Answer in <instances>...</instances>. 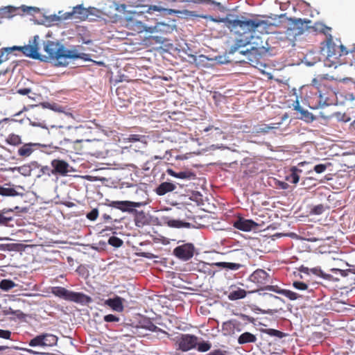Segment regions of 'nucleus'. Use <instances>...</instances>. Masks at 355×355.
Listing matches in <instances>:
<instances>
[{
  "label": "nucleus",
  "instance_id": "obj_1",
  "mask_svg": "<svg viewBox=\"0 0 355 355\" xmlns=\"http://www.w3.org/2000/svg\"><path fill=\"white\" fill-rule=\"evenodd\" d=\"M232 30L238 33L234 44L230 49V53H234L241 47H244L250 43L252 32L257 31L261 33H269L268 29L272 24L266 21L259 19H234L230 21Z\"/></svg>",
  "mask_w": 355,
  "mask_h": 355
},
{
  "label": "nucleus",
  "instance_id": "obj_2",
  "mask_svg": "<svg viewBox=\"0 0 355 355\" xmlns=\"http://www.w3.org/2000/svg\"><path fill=\"white\" fill-rule=\"evenodd\" d=\"M38 40L39 36L35 35L33 40H29L28 45L2 48L0 49V64L6 61L8 59L9 54L12 53L15 50L20 51L24 55L31 58L40 59Z\"/></svg>",
  "mask_w": 355,
  "mask_h": 355
},
{
  "label": "nucleus",
  "instance_id": "obj_3",
  "mask_svg": "<svg viewBox=\"0 0 355 355\" xmlns=\"http://www.w3.org/2000/svg\"><path fill=\"white\" fill-rule=\"evenodd\" d=\"M44 49L50 58L58 60L60 64H62L61 60L83 58L76 50L66 49L62 46H60L58 43L50 40L46 42Z\"/></svg>",
  "mask_w": 355,
  "mask_h": 355
},
{
  "label": "nucleus",
  "instance_id": "obj_4",
  "mask_svg": "<svg viewBox=\"0 0 355 355\" xmlns=\"http://www.w3.org/2000/svg\"><path fill=\"white\" fill-rule=\"evenodd\" d=\"M326 58L324 64L328 67L336 68L340 64V57L348 54L346 48L342 44H336L331 38L327 41Z\"/></svg>",
  "mask_w": 355,
  "mask_h": 355
},
{
  "label": "nucleus",
  "instance_id": "obj_5",
  "mask_svg": "<svg viewBox=\"0 0 355 355\" xmlns=\"http://www.w3.org/2000/svg\"><path fill=\"white\" fill-rule=\"evenodd\" d=\"M51 293L61 299L80 304H87L92 301L90 297L82 293H76L61 286L52 288Z\"/></svg>",
  "mask_w": 355,
  "mask_h": 355
},
{
  "label": "nucleus",
  "instance_id": "obj_6",
  "mask_svg": "<svg viewBox=\"0 0 355 355\" xmlns=\"http://www.w3.org/2000/svg\"><path fill=\"white\" fill-rule=\"evenodd\" d=\"M332 94V92L327 87H321L320 90L318 92H313V94L309 96V103L311 107L318 109L331 105L332 103L329 96Z\"/></svg>",
  "mask_w": 355,
  "mask_h": 355
},
{
  "label": "nucleus",
  "instance_id": "obj_7",
  "mask_svg": "<svg viewBox=\"0 0 355 355\" xmlns=\"http://www.w3.org/2000/svg\"><path fill=\"white\" fill-rule=\"evenodd\" d=\"M175 343L178 349L182 352H187L195 348L198 344V338L194 335L181 334L175 338Z\"/></svg>",
  "mask_w": 355,
  "mask_h": 355
},
{
  "label": "nucleus",
  "instance_id": "obj_8",
  "mask_svg": "<svg viewBox=\"0 0 355 355\" xmlns=\"http://www.w3.org/2000/svg\"><path fill=\"white\" fill-rule=\"evenodd\" d=\"M55 131L58 134H61L63 135V139L64 141L71 142V143H81L83 141V139H78L76 137V135L78 132L77 127H71V126H59L55 128Z\"/></svg>",
  "mask_w": 355,
  "mask_h": 355
},
{
  "label": "nucleus",
  "instance_id": "obj_9",
  "mask_svg": "<svg viewBox=\"0 0 355 355\" xmlns=\"http://www.w3.org/2000/svg\"><path fill=\"white\" fill-rule=\"evenodd\" d=\"M91 10L92 8H85L82 5H78L73 7L72 11L65 12L64 19H79L83 21L86 19L88 16L92 14Z\"/></svg>",
  "mask_w": 355,
  "mask_h": 355
},
{
  "label": "nucleus",
  "instance_id": "obj_10",
  "mask_svg": "<svg viewBox=\"0 0 355 355\" xmlns=\"http://www.w3.org/2000/svg\"><path fill=\"white\" fill-rule=\"evenodd\" d=\"M194 246L191 243H185L176 247L173 250V254L178 259L187 261L193 257Z\"/></svg>",
  "mask_w": 355,
  "mask_h": 355
},
{
  "label": "nucleus",
  "instance_id": "obj_11",
  "mask_svg": "<svg viewBox=\"0 0 355 355\" xmlns=\"http://www.w3.org/2000/svg\"><path fill=\"white\" fill-rule=\"evenodd\" d=\"M250 280L254 283L259 289L263 290L270 282V276L265 270L257 269L250 276Z\"/></svg>",
  "mask_w": 355,
  "mask_h": 355
},
{
  "label": "nucleus",
  "instance_id": "obj_12",
  "mask_svg": "<svg viewBox=\"0 0 355 355\" xmlns=\"http://www.w3.org/2000/svg\"><path fill=\"white\" fill-rule=\"evenodd\" d=\"M14 211L26 213L27 208L18 206L13 208H3L0 212V225L8 226L9 223L13 220V216H10L9 214Z\"/></svg>",
  "mask_w": 355,
  "mask_h": 355
},
{
  "label": "nucleus",
  "instance_id": "obj_13",
  "mask_svg": "<svg viewBox=\"0 0 355 355\" xmlns=\"http://www.w3.org/2000/svg\"><path fill=\"white\" fill-rule=\"evenodd\" d=\"M51 173L53 175H66L69 172V164L64 160L55 159L51 161Z\"/></svg>",
  "mask_w": 355,
  "mask_h": 355
},
{
  "label": "nucleus",
  "instance_id": "obj_14",
  "mask_svg": "<svg viewBox=\"0 0 355 355\" xmlns=\"http://www.w3.org/2000/svg\"><path fill=\"white\" fill-rule=\"evenodd\" d=\"M116 94L119 100L123 103V106H127L133 99L130 89L125 85L119 86L116 89Z\"/></svg>",
  "mask_w": 355,
  "mask_h": 355
},
{
  "label": "nucleus",
  "instance_id": "obj_15",
  "mask_svg": "<svg viewBox=\"0 0 355 355\" xmlns=\"http://www.w3.org/2000/svg\"><path fill=\"white\" fill-rule=\"evenodd\" d=\"M241 331V323L236 320H230L222 324V331L225 336H231Z\"/></svg>",
  "mask_w": 355,
  "mask_h": 355
},
{
  "label": "nucleus",
  "instance_id": "obj_16",
  "mask_svg": "<svg viewBox=\"0 0 355 355\" xmlns=\"http://www.w3.org/2000/svg\"><path fill=\"white\" fill-rule=\"evenodd\" d=\"M234 227L239 230L249 232L257 226V223L250 219L239 217L234 222Z\"/></svg>",
  "mask_w": 355,
  "mask_h": 355
},
{
  "label": "nucleus",
  "instance_id": "obj_17",
  "mask_svg": "<svg viewBox=\"0 0 355 355\" xmlns=\"http://www.w3.org/2000/svg\"><path fill=\"white\" fill-rule=\"evenodd\" d=\"M139 202H135L131 201H112L110 206L118 209L122 211H129L133 208L140 207Z\"/></svg>",
  "mask_w": 355,
  "mask_h": 355
},
{
  "label": "nucleus",
  "instance_id": "obj_18",
  "mask_svg": "<svg viewBox=\"0 0 355 355\" xmlns=\"http://www.w3.org/2000/svg\"><path fill=\"white\" fill-rule=\"evenodd\" d=\"M19 8L8 6L0 8V21L10 19L19 14Z\"/></svg>",
  "mask_w": 355,
  "mask_h": 355
},
{
  "label": "nucleus",
  "instance_id": "obj_19",
  "mask_svg": "<svg viewBox=\"0 0 355 355\" xmlns=\"http://www.w3.org/2000/svg\"><path fill=\"white\" fill-rule=\"evenodd\" d=\"M123 299L119 296L105 300V304L111 307L113 310L121 312L123 310Z\"/></svg>",
  "mask_w": 355,
  "mask_h": 355
},
{
  "label": "nucleus",
  "instance_id": "obj_20",
  "mask_svg": "<svg viewBox=\"0 0 355 355\" xmlns=\"http://www.w3.org/2000/svg\"><path fill=\"white\" fill-rule=\"evenodd\" d=\"M37 146H38L37 144H33V143L25 144L18 149L17 153L19 156L23 157H29L33 153V152L35 150V148Z\"/></svg>",
  "mask_w": 355,
  "mask_h": 355
},
{
  "label": "nucleus",
  "instance_id": "obj_21",
  "mask_svg": "<svg viewBox=\"0 0 355 355\" xmlns=\"http://www.w3.org/2000/svg\"><path fill=\"white\" fill-rule=\"evenodd\" d=\"M166 172L168 175L180 179L194 180L196 176L193 172L189 171L177 173L175 172L173 169L168 168L167 169Z\"/></svg>",
  "mask_w": 355,
  "mask_h": 355
},
{
  "label": "nucleus",
  "instance_id": "obj_22",
  "mask_svg": "<svg viewBox=\"0 0 355 355\" xmlns=\"http://www.w3.org/2000/svg\"><path fill=\"white\" fill-rule=\"evenodd\" d=\"M176 189L175 184L171 182H164L161 183L155 189L158 196H164L166 193L173 191Z\"/></svg>",
  "mask_w": 355,
  "mask_h": 355
},
{
  "label": "nucleus",
  "instance_id": "obj_23",
  "mask_svg": "<svg viewBox=\"0 0 355 355\" xmlns=\"http://www.w3.org/2000/svg\"><path fill=\"white\" fill-rule=\"evenodd\" d=\"M257 337L254 334L246 331L239 336L238 338V343L240 345L254 343L257 341Z\"/></svg>",
  "mask_w": 355,
  "mask_h": 355
},
{
  "label": "nucleus",
  "instance_id": "obj_24",
  "mask_svg": "<svg viewBox=\"0 0 355 355\" xmlns=\"http://www.w3.org/2000/svg\"><path fill=\"white\" fill-rule=\"evenodd\" d=\"M291 173L286 177V180L293 183L297 184L300 180V174L302 171L297 166H292L291 168Z\"/></svg>",
  "mask_w": 355,
  "mask_h": 355
},
{
  "label": "nucleus",
  "instance_id": "obj_25",
  "mask_svg": "<svg viewBox=\"0 0 355 355\" xmlns=\"http://www.w3.org/2000/svg\"><path fill=\"white\" fill-rule=\"evenodd\" d=\"M247 292L241 288H236L235 289H232L229 295L228 299L230 300H237L240 299H243L246 296Z\"/></svg>",
  "mask_w": 355,
  "mask_h": 355
},
{
  "label": "nucleus",
  "instance_id": "obj_26",
  "mask_svg": "<svg viewBox=\"0 0 355 355\" xmlns=\"http://www.w3.org/2000/svg\"><path fill=\"white\" fill-rule=\"evenodd\" d=\"M300 271L302 272H304V273H306V274H309V269L306 267H304V266H302L301 268H300ZM310 271L314 274V275H316L318 276H320V277H322L326 279H329L330 278V275H327V274H324L322 270H321L320 268L319 267H315V268H311L310 269Z\"/></svg>",
  "mask_w": 355,
  "mask_h": 355
},
{
  "label": "nucleus",
  "instance_id": "obj_27",
  "mask_svg": "<svg viewBox=\"0 0 355 355\" xmlns=\"http://www.w3.org/2000/svg\"><path fill=\"white\" fill-rule=\"evenodd\" d=\"M44 347H52L57 344L58 337L51 334H42Z\"/></svg>",
  "mask_w": 355,
  "mask_h": 355
},
{
  "label": "nucleus",
  "instance_id": "obj_28",
  "mask_svg": "<svg viewBox=\"0 0 355 355\" xmlns=\"http://www.w3.org/2000/svg\"><path fill=\"white\" fill-rule=\"evenodd\" d=\"M277 128L274 125H268V124H261L259 125H256L254 128V132L255 134H263L266 135L271 130Z\"/></svg>",
  "mask_w": 355,
  "mask_h": 355
},
{
  "label": "nucleus",
  "instance_id": "obj_29",
  "mask_svg": "<svg viewBox=\"0 0 355 355\" xmlns=\"http://www.w3.org/2000/svg\"><path fill=\"white\" fill-rule=\"evenodd\" d=\"M0 195L3 196H16L18 195V192L15 188L6 184L5 186H1Z\"/></svg>",
  "mask_w": 355,
  "mask_h": 355
},
{
  "label": "nucleus",
  "instance_id": "obj_30",
  "mask_svg": "<svg viewBox=\"0 0 355 355\" xmlns=\"http://www.w3.org/2000/svg\"><path fill=\"white\" fill-rule=\"evenodd\" d=\"M166 224L168 227H175V228H181V227H190V223L187 222H184L180 220H168L166 222Z\"/></svg>",
  "mask_w": 355,
  "mask_h": 355
},
{
  "label": "nucleus",
  "instance_id": "obj_31",
  "mask_svg": "<svg viewBox=\"0 0 355 355\" xmlns=\"http://www.w3.org/2000/svg\"><path fill=\"white\" fill-rule=\"evenodd\" d=\"M214 264L216 266L221 267V268H226L227 270H237L241 267V265L240 263H230V262H217V263H215Z\"/></svg>",
  "mask_w": 355,
  "mask_h": 355
},
{
  "label": "nucleus",
  "instance_id": "obj_32",
  "mask_svg": "<svg viewBox=\"0 0 355 355\" xmlns=\"http://www.w3.org/2000/svg\"><path fill=\"white\" fill-rule=\"evenodd\" d=\"M6 141L7 144L11 146H18L22 143L21 137L15 134L9 135Z\"/></svg>",
  "mask_w": 355,
  "mask_h": 355
},
{
  "label": "nucleus",
  "instance_id": "obj_33",
  "mask_svg": "<svg viewBox=\"0 0 355 355\" xmlns=\"http://www.w3.org/2000/svg\"><path fill=\"white\" fill-rule=\"evenodd\" d=\"M15 286V284L10 279H4L0 282V288L8 291Z\"/></svg>",
  "mask_w": 355,
  "mask_h": 355
},
{
  "label": "nucleus",
  "instance_id": "obj_34",
  "mask_svg": "<svg viewBox=\"0 0 355 355\" xmlns=\"http://www.w3.org/2000/svg\"><path fill=\"white\" fill-rule=\"evenodd\" d=\"M311 93L313 94V92H318L320 90L321 87H327L324 84L321 83V80L318 78H313L311 81Z\"/></svg>",
  "mask_w": 355,
  "mask_h": 355
},
{
  "label": "nucleus",
  "instance_id": "obj_35",
  "mask_svg": "<svg viewBox=\"0 0 355 355\" xmlns=\"http://www.w3.org/2000/svg\"><path fill=\"white\" fill-rule=\"evenodd\" d=\"M300 113L301 114L300 119L306 122H311L315 119L312 113L309 112L308 110H304L303 108L300 111Z\"/></svg>",
  "mask_w": 355,
  "mask_h": 355
},
{
  "label": "nucleus",
  "instance_id": "obj_36",
  "mask_svg": "<svg viewBox=\"0 0 355 355\" xmlns=\"http://www.w3.org/2000/svg\"><path fill=\"white\" fill-rule=\"evenodd\" d=\"M28 344L31 347H37V346L44 347V341H43V338H42V334L38 335V336H35V338H33V339H31L29 341Z\"/></svg>",
  "mask_w": 355,
  "mask_h": 355
},
{
  "label": "nucleus",
  "instance_id": "obj_37",
  "mask_svg": "<svg viewBox=\"0 0 355 355\" xmlns=\"http://www.w3.org/2000/svg\"><path fill=\"white\" fill-rule=\"evenodd\" d=\"M281 295H284L285 297H286L287 298H288L291 300H295L301 297L297 293H295L292 291L286 290V289L282 290V291L281 292Z\"/></svg>",
  "mask_w": 355,
  "mask_h": 355
},
{
  "label": "nucleus",
  "instance_id": "obj_38",
  "mask_svg": "<svg viewBox=\"0 0 355 355\" xmlns=\"http://www.w3.org/2000/svg\"><path fill=\"white\" fill-rule=\"evenodd\" d=\"M264 332L269 336H275L279 338H282L286 336V334L282 331L274 329H267Z\"/></svg>",
  "mask_w": 355,
  "mask_h": 355
},
{
  "label": "nucleus",
  "instance_id": "obj_39",
  "mask_svg": "<svg viewBox=\"0 0 355 355\" xmlns=\"http://www.w3.org/2000/svg\"><path fill=\"white\" fill-rule=\"evenodd\" d=\"M108 243L114 247L119 248L123 245V241L116 236H111L108 240Z\"/></svg>",
  "mask_w": 355,
  "mask_h": 355
},
{
  "label": "nucleus",
  "instance_id": "obj_40",
  "mask_svg": "<svg viewBox=\"0 0 355 355\" xmlns=\"http://www.w3.org/2000/svg\"><path fill=\"white\" fill-rule=\"evenodd\" d=\"M196 346H198V350L202 352H207L211 347V345L209 342H202L198 343Z\"/></svg>",
  "mask_w": 355,
  "mask_h": 355
},
{
  "label": "nucleus",
  "instance_id": "obj_41",
  "mask_svg": "<svg viewBox=\"0 0 355 355\" xmlns=\"http://www.w3.org/2000/svg\"><path fill=\"white\" fill-rule=\"evenodd\" d=\"M182 1H187V2H193L195 3H207L209 5H216L219 6L220 5V3H217L214 0H183Z\"/></svg>",
  "mask_w": 355,
  "mask_h": 355
},
{
  "label": "nucleus",
  "instance_id": "obj_42",
  "mask_svg": "<svg viewBox=\"0 0 355 355\" xmlns=\"http://www.w3.org/2000/svg\"><path fill=\"white\" fill-rule=\"evenodd\" d=\"M98 216V210L96 208L93 209L90 212L87 213L86 217L89 220H95Z\"/></svg>",
  "mask_w": 355,
  "mask_h": 355
},
{
  "label": "nucleus",
  "instance_id": "obj_43",
  "mask_svg": "<svg viewBox=\"0 0 355 355\" xmlns=\"http://www.w3.org/2000/svg\"><path fill=\"white\" fill-rule=\"evenodd\" d=\"M293 286L296 289L300 291H305L308 289V285L302 282H294Z\"/></svg>",
  "mask_w": 355,
  "mask_h": 355
},
{
  "label": "nucleus",
  "instance_id": "obj_44",
  "mask_svg": "<svg viewBox=\"0 0 355 355\" xmlns=\"http://www.w3.org/2000/svg\"><path fill=\"white\" fill-rule=\"evenodd\" d=\"M119 320V317L113 314H108L104 316V320L107 322H117Z\"/></svg>",
  "mask_w": 355,
  "mask_h": 355
},
{
  "label": "nucleus",
  "instance_id": "obj_45",
  "mask_svg": "<svg viewBox=\"0 0 355 355\" xmlns=\"http://www.w3.org/2000/svg\"><path fill=\"white\" fill-rule=\"evenodd\" d=\"M324 210V206L322 205H318L315 206L311 209V212L314 214L319 215V214H322Z\"/></svg>",
  "mask_w": 355,
  "mask_h": 355
},
{
  "label": "nucleus",
  "instance_id": "obj_46",
  "mask_svg": "<svg viewBox=\"0 0 355 355\" xmlns=\"http://www.w3.org/2000/svg\"><path fill=\"white\" fill-rule=\"evenodd\" d=\"M327 169V165L323 164H317L314 166V171L317 173H322Z\"/></svg>",
  "mask_w": 355,
  "mask_h": 355
},
{
  "label": "nucleus",
  "instance_id": "obj_47",
  "mask_svg": "<svg viewBox=\"0 0 355 355\" xmlns=\"http://www.w3.org/2000/svg\"><path fill=\"white\" fill-rule=\"evenodd\" d=\"M264 289L268 290V291H273V292L277 293L278 294H281V292L283 290V289L280 288L277 286H266Z\"/></svg>",
  "mask_w": 355,
  "mask_h": 355
},
{
  "label": "nucleus",
  "instance_id": "obj_48",
  "mask_svg": "<svg viewBox=\"0 0 355 355\" xmlns=\"http://www.w3.org/2000/svg\"><path fill=\"white\" fill-rule=\"evenodd\" d=\"M11 336V332L8 330H3L0 329V338L5 339H10Z\"/></svg>",
  "mask_w": 355,
  "mask_h": 355
},
{
  "label": "nucleus",
  "instance_id": "obj_49",
  "mask_svg": "<svg viewBox=\"0 0 355 355\" xmlns=\"http://www.w3.org/2000/svg\"><path fill=\"white\" fill-rule=\"evenodd\" d=\"M31 92V89L30 88H19L17 90V93L21 95H28Z\"/></svg>",
  "mask_w": 355,
  "mask_h": 355
},
{
  "label": "nucleus",
  "instance_id": "obj_50",
  "mask_svg": "<svg viewBox=\"0 0 355 355\" xmlns=\"http://www.w3.org/2000/svg\"><path fill=\"white\" fill-rule=\"evenodd\" d=\"M276 185L278 188L282 189H288L289 187V185L288 183L283 182V181H279V180H278L276 182Z\"/></svg>",
  "mask_w": 355,
  "mask_h": 355
},
{
  "label": "nucleus",
  "instance_id": "obj_51",
  "mask_svg": "<svg viewBox=\"0 0 355 355\" xmlns=\"http://www.w3.org/2000/svg\"><path fill=\"white\" fill-rule=\"evenodd\" d=\"M141 137H143V136L139 135H130L128 139L129 140V141L135 142L140 141Z\"/></svg>",
  "mask_w": 355,
  "mask_h": 355
},
{
  "label": "nucleus",
  "instance_id": "obj_52",
  "mask_svg": "<svg viewBox=\"0 0 355 355\" xmlns=\"http://www.w3.org/2000/svg\"><path fill=\"white\" fill-rule=\"evenodd\" d=\"M207 355H227V352L221 349H215Z\"/></svg>",
  "mask_w": 355,
  "mask_h": 355
},
{
  "label": "nucleus",
  "instance_id": "obj_53",
  "mask_svg": "<svg viewBox=\"0 0 355 355\" xmlns=\"http://www.w3.org/2000/svg\"><path fill=\"white\" fill-rule=\"evenodd\" d=\"M146 328L152 331H157V329H159L156 325H155L151 322H148V324L146 326Z\"/></svg>",
  "mask_w": 355,
  "mask_h": 355
},
{
  "label": "nucleus",
  "instance_id": "obj_54",
  "mask_svg": "<svg viewBox=\"0 0 355 355\" xmlns=\"http://www.w3.org/2000/svg\"><path fill=\"white\" fill-rule=\"evenodd\" d=\"M319 25H320V26H322V29H321V31H322V32L324 34H325V35H326V34L329 33V32H330V31H331V28L327 27V26H326L325 25L322 24H320Z\"/></svg>",
  "mask_w": 355,
  "mask_h": 355
},
{
  "label": "nucleus",
  "instance_id": "obj_55",
  "mask_svg": "<svg viewBox=\"0 0 355 355\" xmlns=\"http://www.w3.org/2000/svg\"><path fill=\"white\" fill-rule=\"evenodd\" d=\"M331 271L340 272L341 275L343 277H345L347 275V272H349L348 270H340V269H337V268H333V269H331Z\"/></svg>",
  "mask_w": 355,
  "mask_h": 355
},
{
  "label": "nucleus",
  "instance_id": "obj_56",
  "mask_svg": "<svg viewBox=\"0 0 355 355\" xmlns=\"http://www.w3.org/2000/svg\"><path fill=\"white\" fill-rule=\"evenodd\" d=\"M302 109V107L300 106V102L297 99L295 102V104H294V110H297L300 112V111H301Z\"/></svg>",
  "mask_w": 355,
  "mask_h": 355
},
{
  "label": "nucleus",
  "instance_id": "obj_57",
  "mask_svg": "<svg viewBox=\"0 0 355 355\" xmlns=\"http://www.w3.org/2000/svg\"><path fill=\"white\" fill-rule=\"evenodd\" d=\"M26 171H28V172H30V170H29V169H28V168H26V167H19V168H18V171H19V173H21V174L26 175Z\"/></svg>",
  "mask_w": 355,
  "mask_h": 355
},
{
  "label": "nucleus",
  "instance_id": "obj_58",
  "mask_svg": "<svg viewBox=\"0 0 355 355\" xmlns=\"http://www.w3.org/2000/svg\"><path fill=\"white\" fill-rule=\"evenodd\" d=\"M125 19H126L128 21H129V22H130V23H132V24H133V23L135 22V18H134V16H132V17H125Z\"/></svg>",
  "mask_w": 355,
  "mask_h": 355
},
{
  "label": "nucleus",
  "instance_id": "obj_59",
  "mask_svg": "<svg viewBox=\"0 0 355 355\" xmlns=\"http://www.w3.org/2000/svg\"><path fill=\"white\" fill-rule=\"evenodd\" d=\"M185 13L189 15V16H191V17H195L196 16V15L194 13V12H192V11H188V10H186L185 11Z\"/></svg>",
  "mask_w": 355,
  "mask_h": 355
},
{
  "label": "nucleus",
  "instance_id": "obj_60",
  "mask_svg": "<svg viewBox=\"0 0 355 355\" xmlns=\"http://www.w3.org/2000/svg\"><path fill=\"white\" fill-rule=\"evenodd\" d=\"M303 24H304V22L302 21V20L301 19H297L295 21V25H297V26H298V25L303 26Z\"/></svg>",
  "mask_w": 355,
  "mask_h": 355
},
{
  "label": "nucleus",
  "instance_id": "obj_61",
  "mask_svg": "<svg viewBox=\"0 0 355 355\" xmlns=\"http://www.w3.org/2000/svg\"><path fill=\"white\" fill-rule=\"evenodd\" d=\"M22 10H23V11H24V12H25V11H26V10H36V8H33V7H26V8H24V7H23V8H22Z\"/></svg>",
  "mask_w": 355,
  "mask_h": 355
},
{
  "label": "nucleus",
  "instance_id": "obj_62",
  "mask_svg": "<svg viewBox=\"0 0 355 355\" xmlns=\"http://www.w3.org/2000/svg\"><path fill=\"white\" fill-rule=\"evenodd\" d=\"M137 26H138V30H139V31H142V29H143V28H144V27H143V26H142V24H141V23H140V22H139V23H138V25H137Z\"/></svg>",
  "mask_w": 355,
  "mask_h": 355
},
{
  "label": "nucleus",
  "instance_id": "obj_63",
  "mask_svg": "<svg viewBox=\"0 0 355 355\" xmlns=\"http://www.w3.org/2000/svg\"><path fill=\"white\" fill-rule=\"evenodd\" d=\"M348 271L355 275V266H354L352 268L349 269Z\"/></svg>",
  "mask_w": 355,
  "mask_h": 355
},
{
  "label": "nucleus",
  "instance_id": "obj_64",
  "mask_svg": "<svg viewBox=\"0 0 355 355\" xmlns=\"http://www.w3.org/2000/svg\"><path fill=\"white\" fill-rule=\"evenodd\" d=\"M15 313H17V315L18 317H19V315H23L22 312H21L20 311H17Z\"/></svg>",
  "mask_w": 355,
  "mask_h": 355
}]
</instances>
